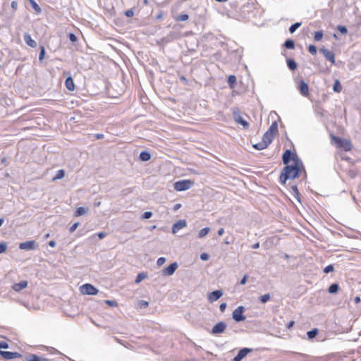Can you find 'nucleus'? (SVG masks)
<instances>
[{
    "label": "nucleus",
    "mask_w": 361,
    "mask_h": 361,
    "mask_svg": "<svg viewBox=\"0 0 361 361\" xmlns=\"http://www.w3.org/2000/svg\"><path fill=\"white\" fill-rule=\"evenodd\" d=\"M302 170H305L302 162L300 159H296L293 164L283 168L279 176V182L282 185H286L288 180L299 178Z\"/></svg>",
    "instance_id": "f257e3e1"
},
{
    "label": "nucleus",
    "mask_w": 361,
    "mask_h": 361,
    "mask_svg": "<svg viewBox=\"0 0 361 361\" xmlns=\"http://www.w3.org/2000/svg\"><path fill=\"white\" fill-rule=\"evenodd\" d=\"M274 137L272 135L265 133L262 137V141L258 143L253 144L252 147L257 150L264 149L272 142Z\"/></svg>",
    "instance_id": "f03ea898"
},
{
    "label": "nucleus",
    "mask_w": 361,
    "mask_h": 361,
    "mask_svg": "<svg viewBox=\"0 0 361 361\" xmlns=\"http://www.w3.org/2000/svg\"><path fill=\"white\" fill-rule=\"evenodd\" d=\"M331 138L337 145V147L342 148L345 151H350L352 149L351 142L348 140L334 135H331Z\"/></svg>",
    "instance_id": "7ed1b4c3"
},
{
    "label": "nucleus",
    "mask_w": 361,
    "mask_h": 361,
    "mask_svg": "<svg viewBox=\"0 0 361 361\" xmlns=\"http://www.w3.org/2000/svg\"><path fill=\"white\" fill-rule=\"evenodd\" d=\"M194 185V182L190 180H180L174 183V189L177 191H185Z\"/></svg>",
    "instance_id": "20e7f679"
},
{
    "label": "nucleus",
    "mask_w": 361,
    "mask_h": 361,
    "mask_svg": "<svg viewBox=\"0 0 361 361\" xmlns=\"http://www.w3.org/2000/svg\"><path fill=\"white\" fill-rule=\"evenodd\" d=\"M245 310V308L244 306H238L232 313L233 319L236 322L244 321L246 319V317L243 314Z\"/></svg>",
    "instance_id": "39448f33"
},
{
    "label": "nucleus",
    "mask_w": 361,
    "mask_h": 361,
    "mask_svg": "<svg viewBox=\"0 0 361 361\" xmlns=\"http://www.w3.org/2000/svg\"><path fill=\"white\" fill-rule=\"evenodd\" d=\"M80 291L82 294L95 295L98 293L99 290L90 283H85L80 286Z\"/></svg>",
    "instance_id": "423d86ee"
},
{
    "label": "nucleus",
    "mask_w": 361,
    "mask_h": 361,
    "mask_svg": "<svg viewBox=\"0 0 361 361\" xmlns=\"http://www.w3.org/2000/svg\"><path fill=\"white\" fill-rule=\"evenodd\" d=\"M296 159L298 158L290 149H286L282 155V161L286 166L288 165L291 160L294 161Z\"/></svg>",
    "instance_id": "0eeeda50"
},
{
    "label": "nucleus",
    "mask_w": 361,
    "mask_h": 361,
    "mask_svg": "<svg viewBox=\"0 0 361 361\" xmlns=\"http://www.w3.org/2000/svg\"><path fill=\"white\" fill-rule=\"evenodd\" d=\"M234 121L238 123L243 126V127L245 129L248 128L249 127V123L247 122L245 120L243 119V118L240 116L238 111H234L233 113Z\"/></svg>",
    "instance_id": "6e6552de"
},
{
    "label": "nucleus",
    "mask_w": 361,
    "mask_h": 361,
    "mask_svg": "<svg viewBox=\"0 0 361 361\" xmlns=\"http://www.w3.org/2000/svg\"><path fill=\"white\" fill-rule=\"evenodd\" d=\"M253 350L252 348H241L238 354L233 357L232 361H241L246 355L251 353Z\"/></svg>",
    "instance_id": "1a4fd4ad"
},
{
    "label": "nucleus",
    "mask_w": 361,
    "mask_h": 361,
    "mask_svg": "<svg viewBox=\"0 0 361 361\" xmlns=\"http://www.w3.org/2000/svg\"><path fill=\"white\" fill-rule=\"evenodd\" d=\"M226 328V324L224 322H219L216 324L212 329L211 334H222Z\"/></svg>",
    "instance_id": "9d476101"
},
{
    "label": "nucleus",
    "mask_w": 361,
    "mask_h": 361,
    "mask_svg": "<svg viewBox=\"0 0 361 361\" xmlns=\"http://www.w3.org/2000/svg\"><path fill=\"white\" fill-rule=\"evenodd\" d=\"M37 243L35 240H28L20 243L19 244V248L20 250H33L36 248Z\"/></svg>",
    "instance_id": "9b49d317"
},
{
    "label": "nucleus",
    "mask_w": 361,
    "mask_h": 361,
    "mask_svg": "<svg viewBox=\"0 0 361 361\" xmlns=\"http://www.w3.org/2000/svg\"><path fill=\"white\" fill-rule=\"evenodd\" d=\"M178 267L177 262H173L162 270V274L164 276H171L174 274Z\"/></svg>",
    "instance_id": "f8f14e48"
},
{
    "label": "nucleus",
    "mask_w": 361,
    "mask_h": 361,
    "mask_svg": "<svg viewBox=\"0 0 361 361\" xmlns=\"http://www.w3.org/2000/svg\"><path fill=\"white\" fill-rule=\"evenodd\" d=\"M187 226V221L185 219H180L173 224L171 231L172 233H176L179 230L185 228Z\"/></svg>",
    "instance_id": "ddd939ff"
},
{
    "label": "nucleus",
    "mask_w": 361,
    "mask_h": 361,
    "mask_svg": "<svg viewBox=\"0 0 361 361\" xmlns=\"http://www.w3.org/2000/svg\"><path fill=\"white\" fill-rule=\"evenodd\" d=\"M0 355L6 360H12L22 357V355L18 352L4 351L0 353Z\"/></svg>",
    "instance_id": "4468645a"
},
{
    "label": "nucleus",
    "mask_w": 361,
    "mask_h": 361,
    "mask_svg": "<svg viewBox=\"0 0 361 361\" xmlns=\"http://www.w3.org/2000/svg\"><path fill=\"white\" fill-rule=\"evenodd\" d=\"M224 293L221 290H216L209 293L208 295V300L210 302H213L219 300L222 295Z\"/></svg>",
    "instance_id": "2eb2a0df"
},
{
    "label": "nucleus",
    "mask_w": 361,
    "mask_h": 361,
    "mask_svg": "<svg viewBox=\"0 0 361 361\" xmlns=\"http://www.w3.org/2000/svg\"><path fill=\"white\" fill-rule=\"evenodd\" d=\"M320 51L328 61H331L332 63H335V55L333 51H329L324 47L321 48Z\"/></svg>",
    "instance_id": "dca6fc26"
},
{
    "label": "nucleus",
    "mask_w": 361,
    "mask_h": 361,
    "mask_svg": "<svg viewBox=\"0 0 361 361\" xmlns=\"http://www.w3.org/2000/svg\"><path fill=\"white\" fill-rule=\"evenodd\" d=\"M299 90L303 96H307L309 94V86L307 82L301 80L298 85Z\"/></svg>",
    "instance_id": "f3484780"
},
{
    "label": "nucleus",
    "mask_w": 361,
    "mask_h": 361,
    "mask_svg": "<svg viewBox=\"0 0 361 361\" xmlns=\"http://www.w3.org/2000/svg\"><path fill=\"white\" fill-rule=\"evenodd\" d=\"M23 39L25 42L30 47L35 48L37 47V42L32 39L30 35L25 32L23 35Z\"/></svg>",
    "instance_id": "a211bd4d"
},
{
    "label": "nucleus",
    "mask_w": 361,
    "mask_h": 361,
    "mask_svg": "<svg viewBox=\"0 0 361 361\" xmlns=\"http://www.w3.org/2000/svg\"><path fill=\"white\" fill-rule=\"evenodd\" d=\"M27 286V281H21L19 283H16L13 284V289L16 291L19 292L22 290L23 289L25 288Z\"/></svg>",
    "instance_id": "6ab92c4d"
},
{
    "label": "nucleus",
    "mask_w": 361,
    "mask_h": 361,
    "mask_svg": "<svg viewBox=\"0 0 361 361\" xmlns=\"http://www.w3.org/2000/svg\"><path fill=\"white\" fill-rule=\"evenodd\" d=\"M65 86L69 91H73L75 90V84L73 80L71 75H69L65 81Z\"/></svg>",
    "instance_id": "aec40b11"
},
{
    "label": "nucleus",
    "mask_w": 361,
    "mask_h": 361,
    "mask_svg": "<svg viewBox=\"0 0 361 361\" xmlns=\"http://www.w3.org/2000/svg\"><path fill=\"white\" fill-rule=\"evenodd\" d=\"M278 131V123L276 121H274L269 126L268 130L266 132L269 135H272L274 137L275 133Z\"/></svg>",
    "instance_id": "412c9836"
},
{
    "label": "nucleus",
    "mask_w": 361,
    "mask_h": 361,
    "mask_svg": "<svg viewBox=\"0 0 361 361\" xmlns=\"http://www.w3.org/2000/svg\"><path fill=\"white\" fill-rule=\"evenodd\" d=\"M139 159L142 161H149L151 159V154L147 151H142L139 155Z\"/></svg>",
    "instance_id": "4be33fe9"
},
{
    "label": "nucleus",
    "mask_w": 361,
    "mask_h": 361,
    "mask_svg": "<svg viewBox=\"0 0 361 361\" xmlns=\"http://www.w3.org/2000/svg\"><path fill=\"white\" fill-rule=\"evenodd\" d=\"M287 66L290 71H295L297 67V63L293 59H288L286 61Z\"/></svg>",
    "instance_id": "5701e85b"
},
{
    "label": "nucleus",
    "mask_w": 361,
    "mask_h": 361,
    "mask_svg": "<svg viewBox=\"0 0 361 361\" xmlns=\"http://www.w3.org/2000/svg\"><path fill=\"white\" fill-rule=\"evenodd\" d=\"M26 360L27 361H48L47 358H41L39 356L35 354H30Z\"/></svg>",
    "instance_id": "b1692460"
},
{
    "label": "nucleus",
    "mask_w": 361,
    "mask_h": 361,
    "mask_svg": "<svg viewBox=\"0 0 361 361\" xmlns=\"http://www.w3.org/2000/svg\"><path fill=\"white\" fill-rule=\"evenodd\" d=\"M88 212V209L83 207H79L76 209L75 212V216H80L82 215L85 214Z\"/></svg>",
    "instance_id": "393cba45"
},
{
    "label": "nucleus",
    "mask_w": 361,
    "mask_h": 361,
    "mask_svg": "<svg viewBox=\"0 0 361 361\" xmlns=\"http://www.w3.org/2000/svg\"><path fill=\"white\" fill-rule=\"evenodd\" d=\"M339 290V286L336 283L331 284L328 288V291L331 294H336Z\"/></svg>",
    "instance_id": "a878e982"
},
{
    "label": "nucleus",
    "mask_w": 361,
    "mask_h": 361,
    "mask_svg": "<svg viewBox=\"0 0 361 361\" xmlns=\"http://www.w3.org/2000/svg\"><path fill=\"white\" fill-rule=\"evenodd\" d=\"M283 46L288 49H295V42L293 39H288L285 41Z\"/></svg>",
    "instance_id": "bb28decb"
},
{
    "label": "nucleus",
    "mask_w": 361,
    "mask_h": 361,
    "mask_svg": "<svg viewBox=\"0 0 361 361\" xmlns=\"http://www.w3.org/2000/svg\"><path fill=\"white\" fill-rule=\"evenodd\" d=\"M301 25L302 23L300 22L295 23L290 26L288 31L290 33L293 34L301 26Z\"/></svg>",
    "instance_id": "cd10ccee"
},
{
    "label": "nucleus",
    "mask_w": 361,
    "mask_h": 361,
    "mask_svg": "<svg viewBox=\"0 0 361 361\" xmlns=\"http://www.w3.org/2000/svg\"><path fill=\"white\" fill-rule=\"evenodd\" d=\"M209 231H210V228H209V227H205V228L201 229L198 233V236H197L198 238H204L209 233Z\"/></svg>",
    "instance_id": "c85d7f7f"
},
{
    "label": "nucleus",
    "mask_w": 361,
    "mask_h": 361,
    "mask_svg": "<svg viewBox=\"0 0 361 361\" xmlns=\"http://www.w3.org/2000/svg\"><path fill=\"white\" fill-rule=\"evenodd\" d=\"M318 334V329L317 328L312 329V330L307 332V336L309 339H312Z\"/></svg>",
    "instance_id": "c756f323"
},
{
    "label": "nucleus",
    "mask_w": 361,
    "mask_h": 361,
    "mask_svg": "<svg viewBox=\"0 0 361 361\" xmlns=\"http://www.w3.org/2000/svg\"><path fill=\"white\" fill-rule=\"evenodd\" d=\"M236 82V77L233 75H231L228 78V84L229 87L233 89Z\"/></svg>",
    "instance_id": "7c9ffc66"
},
{
    "label": "nucleus",
    "mask_w": 361,
    "mask_h": 361,
    "mask_svg": "<svg viewBox=\"0 0 361 361\" xmlns=\"http://www.w3.org/2000/svg\"><path fill=\"white\" fill-rule=\"evenodd\" d=\"M30 4H31L32 8L37 12V13H41L42 9L40 6L37 4V2L35 0H28Z\"/></svg>",
    "instance_id": "2f4dec72"
},
{
    "label": "nucleus",
    "mask_w": 361,
    "mask_h": 361,
    "mask_svg": "<svg viewBox=\"0 0 361 361\" xmlns=\"http://www.w3.org/2000/svg\"><path fill=\"white\" fill-rule=\"evenodd\" d=\"M342 90V86L338 80H336L333 85V90L335 92H340Z\"/></svg>",
    "instance_id": "473e14b6"
},
{
    "label": "nucleus",
    "mask_w": 361,
    "mask_h": 361,
    "mask_svg": "<svg viewBox=\"0 0 361 361\" xmlns=\"http://www.w3.org/2000/svg\"><path fill=\"white\" fill-rule=\"evenodd\" d=\"M65 176V171L60 169L56 172V176L53 178V180H59Z\"/></svg>",
    "instance_id": "72a5a7b5"
},
{
    "label": "nucleus",
    "mask_w": 361,
    "mask_h": 361,
    "mask_svg": "<svg viewBox=\"0 0 361 361\" xmlns=\"http://www.w3.org/2000/svg\"><path fill=\"white\" fill-rule=\"evenodd\" d=\"M270 298H271L270 294L269 293H267V294H264L263 295H261L259 298V300L262 303H266L267 301H269L270 300Z\"/></svg>",
    "instance_id": "f704fd0d"
},
{
    "label": "nucleus",
    "mask_w": 361,
    "mask_h": 361,
    "mask_svg": "<svg viewBox=\"0 0 361 361\" xmlns=\"http://www.w3.org/2000/svg\"><path fill=\"white\" fill-rule=\"evenodd\" d=\"M323 35L322 30L316 31L314 35V39L317 42L320 41L323 37Z\"/></svg>",
    "instance_id": "c9c22d12"
},
{
    "label": "nucleus",
    "mask_w": 361,
    "mask_h": 361,
    "mask_svg": "<svg viewBox=\"0 0 361 361\" xmlns=\"http://www.w3.org/2000/svg\"><path fill=\"white\" fill-rule=\"evenodd\" d=\"M147 277V275L146 274L142 272V273H139L137 275V277H136V279H135V283H140L143 279H145V278Z\"/></svg>",
    "instance_id": "e433bc0d"
},
{
    "label": "nucleus",
    "mask_w": 361,
    "mask_h": 361,
    "mask_svg": "<svg viewBox=\"0 0 361 361\" xmlns=\"http://www.w3.org/2000/svg\"><path fill=\"white\" fill-rule=\"evenodd\" d=\"M189 18V16L188 14H185V13H182L179 16H178L176 18V20L177 21H185L187 20Z\"/></svg>",
    "instance_id": "4c0bfd02"
},
{
    "label": "nucleus",
    "mask_w": 361,
    "mask_h": 361,
    "mask_svg": "<svg viewBox=\"0 0 361 361\" xmlns=\"http://www.w3.org/2000/svg\"><path fill=\"white\" fill-rule=\"evenodd\" d=\"M45 54H46V51H45L44 47V46H41L40 47V51H39V60L40 61H42L44 59Z\"/></svg>",
    "instance_id": "58836bf2"
},
{
    "label": "nucleus",
    "mask_w": 361,
    "mask_h": 361,
    "mask_svg": "<svg viewBox=\"0 0 361 361\" xmlns=\"http://www.w3.org/2000/svg\"><path fill=\"white\" fill-rule=\"evenodd\" d=\"M337 30L342 34V35H346L348 33V29L346 26L345 25H338Z\"/></svg>",
    "instance_id": "ea45409f"
},
{
    "label": "nucleus",
    "mask_w": 361,
    "mask_h": 361,
    "mask_svg": "<svg viewBox=\"0 0 361 361\" xmlns=\"http://www.w3.org/2000/svg\"><path fill=\"white\" fill-rule=\"evenodd\" d=\"M308 51H309V52L311 54L315 55L317 54V47L315 45H314V44H310L308 47Z\"/></svg>",
    "instance_id": "a19ab883"
},
{
    "label": "nucleus",
    "mask_w": 361,
    "mask_h": 361,
    "mask_svg": "<svg viewBox=\"0 0 361 361\" xmlns=\"http://www.w3.org/2000/svg\"><path fill=\"white\" fill-rule=\"evenodd\" d=\"M8 245L5 242L0 243V254L5 252L7 250Z\"/></svg>",
    "instance_id": "79ce46f5"
},
{
    "label": "nucleus",
    "mask_w": 361,
    "mask_h": 361,
    "mask_svg": "<svg viewBox=\"0 0 361 361\" xmlns=\"http://www.w3.org/2000/svg\"><path fill=\"white\" fill-rule=\"evenodd\" d=\"M334 267L333 264H329L328 266H326L324 269V272L325 274H328L329 272H331V271H334Z\"/></svg>",
    "instance_id": "37998d69"
},
{
    "label": "nucleus",
    "mask_w": 361,
    "mask_h": 361,
    "mask_svg": "<svg viewBox=\"0 0 361 361\" xmlns=\"http://www.w3.org/2000/svg\"><path fill=\"white\" fill-rule=\"evenodd\" d=\"M153 215V213L152 212H145L142 215V219H150Z\"/></svg>",
    "instance_id": "c03bdc74"
},
{
    "label": "nucleus",
    "mask_w": 361,
    "mask_h": 361,
    "mask_svg": "<svg viewBox=\"0 0 361 361\" xmlns=\"http://www.w3.org/2000/svg\"><path fill=\"white\" fill-rule=\"evenodd\" d=\"M315 111L317 115L321 116H324V114L326 113V111L319 106L317 107Z\"/></svg>",
    "instance_id": "a18cd8bd"
},
{
    "label": "nucleus",
    "mask_w": 361,
    "mask_h": 361,
    "mask_svg": "<svg viewBox=\"0 0 361 361\" xmlns=\"http://www.w3.org/2000/svg\"><path fill=\"white\" fill-rule=\"evenodd\" d=\"M68 39L72 42H75L78 40L76 35L72 32L68 34Z\"/></svg>",
    "instance_id": "49530a36"
},
{
    "label": "nucleus",
    "mask_w": 361,
    "mask_h": 361,
    "mask_svg": "<svg viewBox=\"0 0 361 361\" xmlns=\"http://www.w3.org/2000/svg\"><path fill=\"white\" fill-rule=\"evenodd\" d=\"M8 348V344L5 341H0V353L4 352L1 349H6Z\"/></svg>",
    "instance_id": "de8ad7c7"
},
{
    "label": "nucleus",
    "mask_w": 361,
    "mask_h": 361,
    "mask_svg": "<svg viewBox=\"0 0 361 361\" xmlns=\"http://www.w3.org/2000/svg\"><path fill=\"white\" fill-rule=\"evenodd\" d=\"M134 15V11L133 8L128 9L125 11V16L128 18L133 17Z\"/></svg>",
    "instance_id": "09e8293b"
},
{
    "label": "nucleus",
    "mask_w": 361,
    "mask_h": 361,
    "mask_svg": "<svg viewBox=\"0 0 361 361\" xmlns=\"http://www.w3.org/2000/svg\"><path fill=\"white\" fill-rule=\"evenodd\" d=\"M149 305V302L145 300H140L139 306L140 308H146Z\"/></svg>",
    "instance_id": "8fccbe9b"
},
{
    "label": "nucleus",
    "mask_w": 361,
    "mask_h": 361,
    "mask_svg": "<svg viewBox=\"0 0 361 361\" xmlns=\"http://www.w3.org/2000/svg\"><path fill=\"white\" fill-rule=\"evenodd\" d=\"M80 225V223L79 222H75L74 223L70 228L69 229V231L70 233H73L76 229L78 227V226Z\"/></svg>",
    "instance_id": "3c124183"
},
{
    "label": "nucleus",
    "mask_w": 361,
    "mask_h": 361,
    "mask_svg": "<svg viewBox=\"0 0 361 361\" xmlns=\"http://www.w3.org/2000/svg\"><path fill=\"white\" fill-rule=\"evenodd\" d=\"M166 259L165 257H161L158 258L157 264L158 266H161L166 262Z\"/></svg>",
    "instance_id": "603ef678"
},
{
    "label": "nucleus",
    "mask_w": 361,
    "mask_h": 361,
    "mask_svg": "<svg viewBox=\"0 0 361 361\" xmlns=\"http://www.w3.org/2000/svg\"><path fill=\"white\" fill-rule=\"evenodd\" d=\"M209 255L206 252H203L200 255V259L203 261H207L209 259Z\"/></svg>",
    "instance_id": "864d4df0"
},
{
    "label": "nucleus",
    "mask_w": 361,
    "mask_h": 361,
    "mask_svg": "<svg viewBox=\"0 0 361 361\" xmlns=\"http://www.w3.org/2000/svg\"><path fill=\"white\" fill-rule=\"evenodd\" d=\"M106 304L109 305V306L114 307L117 305V302L115 300H106Z\"/></svg>",
    "instance_id": "5fc2aeb1"
},
{
    "label": "nucleus",
    "mask_w": 361,
    "mask_h": 361,
    "mask_svg": "<svg viewBox=\"0 0 361 361\" xmlns=\"http://www.w3.org/2000/svg\"><path fill=\"white\" fill-rule=\"evenodd\" d=\"M227 307V304L226 302H222L219 305V310L221 312H224Z\"/></svg>",
    "instance_id": "6e6d98bb"
},
{
    "label": "nucleus",
    "mask_w": 361,
    "mask_h": 361,
    "mask_svg": "<svg viewBox=\"0 0 361 361\" xmlns=\"http://www.w3.org/2000/svg\"><path fill=\"white\" fill-rule=\"evenodd\" d=\"M247 275H245L242 279L240 281V285H244L247 282Z\"/></svg>",
    "instance_id": "4d7b16f0"
},
{
    "label": "nucleus",
    "mask_w": 361,
    "mask_h": 361,
    "mask_svg": "<svg viewBox=\"0 0 361 361\" xmlns=\"http://www.w3.org/2000/svg\"><path fill=\"white\" fill-rule=\"evenodd\" d=\"M106 235V233L104 232H99L97 233V236L99 239H103Z\"/></svg>",
    "instance_id": "13d9d810"
},
{
    "label": "nucleus",
    "mask_w": 361,
    "mask_h": 361,
    "mask_svg": "<svg viewBox=\"0 0 361 361\" xmlns=\"http://www.w3.org/2000/svg\"><path fill=\"white\" fill-rule=\"evenodd\" d=\"M11 8H12L13 9L16 10V9H17V8H18V3H17V1H13L11 2Z\"/></svg>",
    "instance_id": "bf43d9fd"
},
{
    "label": "nucleus",
    "mask_w": 361,
    "mask_h": 361,
    "mask_svg": "<svg viewBox=\"0 0 361 361\" xmlns=\"http://www.w3.org/2000/svg\"><path fill=\"white\" fill-rule=\"evenodd\" d=\"M293 196L296 198V200L300 202V192L299 191L295 192V193H293Z\"/></svg>",
    "instance_id": "052dcab7"
},
{
    "label": "nucleus",
    "mask_w": 361,
    "mask_h": 361,
    "mask_svg": "<svg viewBox=\"0 0 361 361\" xmlns=\"http://www.w3.org/2000/svg\"><path fill=\"white\" fill-rule=\"evenodd\" d=\"M290 188H291V190L293 191V193H295V192L298 191V188H297V185H291Z\"/></svg>",
    "instance_id": "680f3d73"
},
{
    "label": "nucleus",
    "mask_w": 361,
    "mask_h": 361,
    "mask_svg": "<svg viewBox=\"0 0 361 361\" xmlns=\"http://www.w3.org/2000/svg\"><path fill=\"white\" fill-rule=\"evenodd\" d=\"M218 235L219 236L222 235L224 233V229L223 228H220L219 230H218V232H217Z\"/></svg>",
    "instance_id": "e2e57ef3"
},
{
    "label": "nucleus",
    "mask_w": 361,
    "mask_h": 361,
    "mask_svg": "<svg viewBox=\"0 0 361 361\" xmlns=\"http://www.w3.org/2000/svg\"><path fill=\"white\" fill-rule=\"evenodd\" d=\"M49 245L51 247H54L56 245V243L54 240H51L49 242Z\"/></svg>",
    "instance_id": "0e129e2a"
},
{
    "label": "nucleus",
    "mask_w": 361,
    "mask_h": 361,
    "mask_svg": "<svg viewBox=\"0 0 361 361\" xmlns=\"http://www.w3.org/2000/svg\"><path fill=\"white\" fill-rule=\"evenodd\" d=\"M294 324H295L294 321L289 322L288 324H287V328L290 329L291 327L293 326Z\"/></svg>",
    "instance_id": "69168bd1"
},
{
    "label": "nucleus",
    "mask_w": 361,
    "mask_h": 361,
    "mask_svg": "<svg viewBox=\"0 0 361 361\" xmlns=\"http://www.w3.org/2000/svg\"><path fill=\"white\" fill-rule=\"evenodd\" d=\"M259 243L257 242L252 245V248L253 249H258L259 247Z\"/></svg>",
    "instance_id": "338daca9"
},
{
    "label": "nucleus",
    "mask_w": 361,
    "mask_h": 361,
    "mask_svg": "<svg viewBox=\"0 0 361 361\" xmlns=\"http://www.w3.org/2000/svg\"><path fill=\"white\" fill-rule=\"evenodd\" d=\"M360 298L359 296H356L355 298H354V302L355 304H357L360 302Z\"/></svg>",
    "instance_id": "774afa93"
}]
</instances>
